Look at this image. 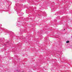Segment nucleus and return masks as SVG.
<instances>
[{"label": "nucleus", "mask_w": 72, "mask_h": 72, "mask_svg": "<svg viewBox=\"0 0 72 72\" xmlns=\"http://www.w3.org/2000/svg\"><path fill=\"white\" fill-rule=\"evenodd\" d=\"M69 41H66V43H69Z\"/></svg>", "instance_id": "obj_1"}, {"label": "nucleus", "mask_w": 72, "mask_h": 72, "mask_svg": "<svg viewBox=\"0 0 72 72\" xmlns=\"http://www.w3.org/2000/svg\"><path fill=\"white\" fill-rule=\"evenodd\" d=\"M64 30H65V29H64Z\"/></svg>", "instance_id": "obj_2"}, {"label": "nucleus", "mask_w": 72, "mask_h": 72, "mask_svg": "<svg viewBox=\"0 0 72 72\" xmlns=\"http://www.w3.org/2000/svg\"><path fill=\"white\" fill-rule=\"evenodd\" d=\"M10 32H12V31H10Z\"/></svg>", "instance_id": "obj_3"}]
</instances>
